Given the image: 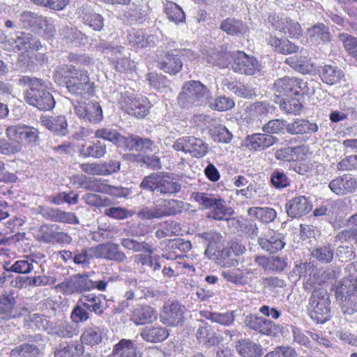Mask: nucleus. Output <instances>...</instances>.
Segmentation results:
<instances>
[{"label":"nucleus","mask_w":357,"mask_h":357,"mask_svg":"<svg viewBox=\"0 0 357 357\" xmlns=\"http://www.w3.org/2000/svg\"><path fill=\"white\" fill-rule=\"evenodd\" d=\"M74 109L79 118L92 123H99L103 117L102 107L98 102L77 101Z\"/></svg>","instance_id":"15"},{"label":"nucleus","mask_w":357,"mask_h":357,"mask_svg":"<svg viewBox=\"0 0 357 357\" xmlns=\"http://www.w3.org/2000/svg\"><path fill=\"white\" fill-rule=\"evenodd\" d=\"M307 36L311 42L314 43H325L331 41V39L328 27L322 23L314 24L307 29Z\"/></svg>","instance_id":"39"},{"label":"nucleus","mask_w":357,"mask_h":357,"mask_svg":"<svg viewBox=\"0 0 357 357\" xmlns=\"http://www.w3.org/2000/svg\"><path fill=\"white\" fill-rule=\"evenodd\" d=\"M197 58V54L190 50H172L165 54L164 59L161 62L158 63V66L164 72L175 75L182 68V59H188L192 60Z\"/></svg>","instance_id":"11"},{"label":"nucleus","mask_w":357,"mask_h":357,"mask_svg":"<svg viewBox=\"0 0 357 357\" xmlns=\"http://www.w3.org/2000/svg\"><path fill=\"white\" fill-rule=\"evenodd\" d=\"M248 214L251 218H255L264 223H270L277 217V212L270 207H250Z\"/></svg>","instance_id":"45"},{"label":"nucleus","mask_w":357,"mask_h":357,"mask_svg":"<svg viewBox=\"0 0 357 357\" xmlns=\"http://www.w3.org/2000/svg\"><path fill=\"white\" fill-rule=\"evenodd\" d=\"M201 317L224 326H229L235 319L234 311L227 312L225 313L212 312L210 311H200Z\"/></svg>","instance_id":"48"},{"label":"nucleus","mask_w":357,"mask_h":357,"mask_svg":"<svg viewBox=\"0 0 357 357\" xmlns=\"http://www.w3.org/2000/svg\"><path fill=\"white\" fill-rule=\"evenodd\" d=\"M15 304V298L11 295L0 296V318L9 319L13 317V309Z\"/></svg>","instance_id":"56"},{"label":"nucleus","mask_w":357,"mask_h":357,"mask_svg":"<svg viewBox=\"0 0 357 357\" xmlns=\"http://www.w3.org/2000/svg\"><path fill=\"white\" fill-rule=\"evenodd\" d=\"M96 258L123 263L127 260L126 255L121 250L119 245L114 243H100L89 248Z\"/></svg>","instance_id":"16"},{"label":"nucleus","mask_w":357,"mask_h":357,"mask_svg":"<svg viewBox=\"0 0 357 357\" xmlns=\"http://www.w3.org/2000/svg\"><path fill=\"white\" fill-rule=\"evenodd\" d=\"M214 256L215 257L217 264L222 267L231 268L238 265V258L227 247L218 251Z\"/></svg>","instance_id":"49"},{"label":"nucleus","mask_w":357,"mask_h":357,"mask_svg":"<svg viewBox=\"0 0 357 357\" xmlns=\"http://www.w3.org/2000/svg\"><path fill=\"white\" fill-rule=\"evenodd\" d=\"M285 208L289 217L298 218L310 213L312 209V204L305 196H298L289 200Z\"/></svg>","instance_id":"22"},{"label":"nucleus","mask_w":357,"mask_h":357,"mask_svg":"<svg viewBox=\"0 0 357 357\" xmlns=\"http://www.w3.org/2000/svg\"><path fill=\"white\" fill-rule=\"evenodd\" d=\"M218 196L206 192H193L191 195V198L193 199L199 205V208L210 209L215 203Z\"/></svg>","instance_id":"58"},{"label":"nucleus","mask_w":357,"mask_h":357,"mask_svg":"<svg viewBox=\"0 0 357 357\" xmlns=\"http://www.w3.org/2000/svg\"><path fill=\"white\" fill-rule=\"evenodd\" d=\"M23 340L26 342L12 349L10 357H39L40 350L33 343L42 341L41 335H25Z\"/></svg>","instance_id":"20"},{"label":"nucleus","mask_w":357,"mask_h":357,"mask_svg":"<svg viewBox=\"0 0 357 357\" xmlns=\"http://www.w3.org/2000/svg\"><path fill=\"white\" fill-rule=\"evenodd\" d=\"M83 303L79 299L71 312V319L75 323H82L90 319L91 312L83 306Z\"/></svg>","instance_id":"62"},{"label":"nucleus","mask_w":357,"mask_h":357,"mask_svg":"<svg viewBox=\"0 0 357 357\" xmlns=\"http://www.w3.org/2000/svg\"><path fill=\"white\" fill-rule=\"evenodd\" d=\"M285 62L302 74L309 73L313 69L312 59L309 56L308 52L305 50H302L300 54L287 58Z\"/></svg>","instance_id":"28"},{"label":"nucleus","mask_w":357,"mask_h":357,"mask_svg":"<svg viewBox=\"0 0 357 357\" xmlns=\"http://www.w3.org/2000/svg\"><path fill=\"white\" fill-rule=\"evenodd\" d=\"M330 190L337 196H345L357 192V176L344 174L331 181Z\"/></svg>","instance_id":"17"},{"label":"nucleus","mask_w":357,"mask_h":357,"mask_svg":"<svg viewBox=\"0 0 357 357\" xmlns=\"http://www.w3.org/2000/svg\"><path fill=\"white\" fill-rule=\"evenodd\" d=\"M20 20L24 28L34 31L38 30V26L45 24V17L29 10L21 13Z\"/></svg>","instance_id":"50"},{"label":"nucleus","mask_w":357,"mask_h":357,"mask_svg":"<svg viewBox=\"0 0 357 357\" xmlns=\"http://www.w3.org/2000/svg\"><path fill=\"white\" fill-rule=\"evenodd\" d=\"M184 208V203L177 199H160L153 205L140 207L137 217L142 220L160 219L180 213Z\"/></svg>","instance_id":"7"},{"label":"nucleus","mask_w":357,"mask_h":357,"mask_svg":"<svg viewBox=\"0 0 357 357\" xmlns=\"http://www.w3.org/2000/svg\"><path fill=\"white\" fill-rule=\"evenodd\" d=\"M310 317L317 323L323 324L331 318V299L324 288L314 289L309 298Z\"/></svg>","instance_id":"9"},{"label":"nucleus","mask_w":357,"mask_h":357,"mask_svg":"<svg viewBox=\"0 0 357 357\" xmlns=\"http://www.w3.org/2000/svg\"><path fill=\"white\" fill-rule=\"evenodd\" d=\"M132 92L119 86L112 93V98L127 114L137 118H144L149 112L150 102L145 97L134 98Z\"/></svg>","instance_id":"6"},{"label":"nucleus","mask_w":357,"mask_h":357,"mask_svg":"<svg viewBox=\"0 0 357 357\" xmlns=\"http://www.w3.org/2000/svg\"><path fill=\"white\" fill-rule=\"evenodd\" d=\"M238 353L243 357H261L262 349L261 346L249 339H242L236 344Z\"/></svg>","instance_id":"41"},{"label":"nucleus","mask_w":357,"mask_h":357,"mask_svg":"<svg viewBox=\"0 0 357 357\" xmlns=\"http://www.w3.org/2000/svg\"><path fill=\"white\" fill-rule=\"evenodd\" d=\"M83 347L76 342H63L54 348V357H79Z\"/></svg>","instance_id":"43"},{"label":"nucleus","mask_w":357,"mask_h":357,"mask_svg":"<svg viewBox=\"0 0 357 357\" xmlns=\"http://www.w3.org/2000/svg\"><path fill=\"white\" fill-rule=\"evenodd\" d=\"M95 137L96 138H101L102 139L112 142V143L116 145H119L125 140L124 137H123L116 130L110 128H103L98 129L95 132Z\"/></svg>","instance_id":"55"},{"label":"nucleus","mask_w":357,"mask_h":357,"mask_svg":"<svg viewBox=\"0 0 357 357\" xmlns=\"http://www.w3.org/2000/svg\"><path fill=\"white\" fill-rule=\"evenodd\" d=\"M112 354L119 357H142L141 354L137 351L133 342L126 339H122L116 344Z\"/></svg>","instance_id":"42"},{"label":"nucleus","mask_w":357,"mask_h":357,"mask_svg":"<svg viewBox=\"0 0 357 357\" xmlns=\"http://www.w3.org/2000/svg\"><path fill=\"white\" fill-rule=\"evenodd\" d=\"M79 300L83 303V306L86 307L90 312H93L98 316L102 315L107 308L104 302L105 296L102 294H82Z\"/></svg>","instance_id":"30"},{"label":"nucleus","mask_w":357,"mask_h":357,"mask_svg":"<svg viewBox=\"0 0 357 357\" xmlns=\"http://www.w3.org/2000/svg\"><path fill=\"white\" fill-rule=\"evenodd\" d=\"M318 128V126L315 123L310 122L303 119H298L293 123L287 124V132L291 135H303L316 132Z\"/></svg>","instance_id":"40"},{"label":"nucleus","mask_w":357,"mask_h":357,"mask_svg":"<svg viewBox=\"0 0 357 357\" xmlns=\"http://www.w3.org/2000/svg\"><path fill=\"white\" fill-rule=\"evenodd\" d=\"M121 244L126 249L135 252H144L150 255H153L154 252L151 245L145 241L139 242L134 239L124 238L121 239Z\"/></svg>","instance_id":"53"},{"label":"nucleus","mask_w":357,"mask_h":357,"mask_svg":"<svg viewBox=\"0 0 357 357\" xmlns=\"http://www.w3.org/2000/svg\"><path fill=\"white\" fill-rule=\"evenodd\" d=\"M337 244L335 257L340 261L347 262L355 258V248L353 245L342 243H337Z\"/></svg>","instance_id":"57"},{"label":"nucleus","mask_w":357,"mask_h":357,"mask_svg":"<svg viewBox=\"0 0 357 357\" xmlns=\"http://www.w3.org/2000/svg\"><path fill=\"white\" fill-rule=\"evenodd\" d=\"M165 10L169 20L176 24L185 20V13L176 3L174 2L167 3Z\"/></svg>","instance_id":"60"},{"label":"nucleus","mask_w":357,"mask_h":357,"mask_svg":"<svg viewBox=\"0 0 357 357\" xmlns=\"http://www.w3.org/2000/svg\"><path fill=\"white\" fill-rule=\"evenodd\" d=\"M56 225H43L40 226V239L45 243H58L69 245L72 243V237L67 233L59 231Z\"/></svg>","instance_id":"19"},{"label":"nucleus","mask_w":357,"mask_h":357,"mask_svg":"<svg viewBox=\"0 0 357 357\" xmlns=\"http://www.w3.org/2000/svg\"><path fill=\"white\" fill-rule=\"evenodd\" d=\"M293 273L298 276V279L303 278V289L312 292L321 288L320 286L326 282L329 275L326 271H321L307 262L296 265L293 269Z\"/></svg>","instance_id":"10"},{"label":"nucleus","mask_w":357,"mask_h":357,"mask_svg":"<svg viewBox=\"0 0 357 357\" xmlns=\"http://www.w3.org/2000/svg\"><path fill=\"white\" fill-rule=\"evenodd\" d=\"M129 44L134 47L144 48L155 45L153 35H146L142 29H132L127 36Z\"/></svg>","instance_id":"37"},{"label":"nucleus","mask_w":357,"mask_h":357,"mask_svg":"<svg viewBox=\"0 0 357 357\" xmlns=\"http://www.w3.org/2000/svg\"><path fill=\"white\" fill-rule=\"evenodd\" d=\"M102 339V332L98 327L86 328L81 336L82 343L92 346L100 343Z\"/></svg>","instance_id":"59"},{"label":"nucleus","mask_w":357,"mask_h":357,"mask_svg":"<svg viewBox=\"0 0 357 357\" xmlns=\"http://www.w3.org/2000/svg\"><path fill=\"white\" fill-rule=\"evenodd\" d=\"M268 21L275 30L289 33L292 37H296L301 33V25L288 17L271 15L269 16Z\"/></svg>","instance_id":"26"},{"label":"nucleus","mask_w":357,"mask_h":357,"mask_svg":"<svg viewBox=\"0 0 357 357\" xmlns=\"http://www.w3.org/2000/svg\"><path fill=\"white\" fill-rule=\"evenodd\" d=\"M232 68L235 72L247 75H254L259 70L258 61L255 57L250 56L241 51H238L234 54Z\"/></svg>","instance_id":"21"},{"label":"nucleus","mask_w":357,"mask_h":357,"mask_svg":"<svg viewBox=\"0 0 357 357\" xmlns=\"http://www.w3.org/2000/svg\"><path fill=\"white\" fill-rule=\"evenodd\" d=\"M41 123L56 135L64 136L68 133V123L64 116H43Z\"/></svg>","instance_id":"35"},{"label":"nucleus","mask_w":357,"mask_h":357,"mask_svg":"<svg viewBox=\"0 0 357 357\" xmlns=\"http://www.w3.org/2000/svg\"><path fill=\"white\" fill-rule=\"evenodd\" d=\"M334 255V248L329 243L318 245L311 251L310 254L312 258L321 264L331 262Z\"/></svg>","instance_id":"47"},{"label":"nucleus","mask_w":357,"mask_h":357,"mask_svg":"<svg viewBox=\"0 0 357 357\" xmlns=\"http://www.w3.org/2000/svg\"><path fill=\"white\" fill-rule=\"evenodd\" d=\"M140 335L145 341L158 342L165 340L169 336V333L164 327L151 326L143 328Z\"/></svg>","instance_id":"46"},{"label":"nucleus","mask_w":357,"mask_h":357,"mask_svg":"<svg viewBox=\"0 0 357 357\" xmlns=\"http://www.w3.org/2000/svg\"><path fill=\"white\" fill-rule=\"evenodd\" d=\"M234 213V210L227 206L225 201L218 197L210 208L208 217L217 220H229Z\"/></svg>","instance_id":"38"},{"label":"nucleus","mask_w":357,"mask_h":357,"mask_svg":"<svg viewBox=\"0 0 357 357\" xmlns=\"http://www.w3.org/2000/svg\"><path fill=\"white\" fill-rule=\"evenodd\" d=\"M6 133L8 138L12 141L11 143L19 144L22 146L24 142L33 146L38 144L39 132L33 127L26 125L10 126L6 128Z\"/></svg>","instance_id":"12"},{"label":"nucleus","mask_w":357,"mask_h":357,"mask_svg":"<svg viewBox=\"0 0 357 357\" xmlns=\"http://www.w3.org/2000/svg\"><path fill=\"white\" fill-rule=\"evenodd\" d=\"M244 324L251 330L273 337H278L283 331L281 325L255 314L247 315L244 319Z\"/></svg>","instance_id":"13"},{"label":"nucleus","mask_w":357,"mask_h":357,"mask_svg":"<svg viewBox=\"0 0 357 357\" xmlns=\"http://www.w3.org/2000/svg\"><path fill=\"white\" fill-rule=\"evenodd\" d=\"M271 183L274 188L281 189L288 187L290 180L283 171L275 169L271 173Z\"/></svg>","instance_id":"64"},{"label":"nucleus","mask_w":357,"mask_h":357,"mask_svg":"<svg viewBox=\"0 0 357 357\" xmlns=\"http://www.w3.org/2000/svg\"><path fill=\"white\" fill-rule=\"evenodd\" d=\"M172 147L176 151L190 153L192 157L197 158L204 157L208 151V146L206 142L193 136L178 139Z\"/></svg>","instance_id":"14"},{"label":"nucleus","mask_w":357,"mask_h":357,"mask_svg":"<svg viewBox=\"0 0 357 357\" xmlns=\"http://www.w3.org/2000/svg\"><path fill=\"white\" fill-rule=\"evenodd\" d=\"M139 188L153 194L172 196L181 191L182 185L168 173L157 172L146 176Z\"/></svg>","instance_id":"3"},{"label":"nucleus","mask_w":357,"mask_h":357,"mask_svg":"<svg viewBox=\"0 0 357 357\" xmlns=\"http://www.w3.org/2000/svg\"><path fill=\"white\" fill-rule=\"evenodd\" d=\"M321 81L328 85H335L344 80V71L337 66L325 65L319 69Z\"/></svg>","instance_id":"33"},{"label":"nucleus","mask_w":357,"mask_h":357,"mask_svg":"<svg viewBox=\"0 0 357 357\" xmlns=\"http://www.w3.org/2000/svg\"><path fill=\"white\" fill-rule=\"evenodd\" d=\"M159 228L155 233L158 239L172 236L179 235L181 232L180 225L174 221H165L160 224Z\"/></svg>","instance_id":"51"},{"label":"nucleus","mask_w":357,"mask_h":357,"mask_svg":"<svg viewBox=\"0 0 357 357\" xmlns=\"http://www.w3.org/2000/svg\"><path fill=\"white\" fill-rule=\"evenodd\" d=\"M197 322L196 338L199 344L206 347H211L221 342V336L213 331L208 323L202 319H198Z\"/></svg>","instance_id":"23"},{"label":"nucleus","mask_w":357,"mask_h":357,"mask_svg":"<svg viewBox=\"0 0 357 357\" xmlns=\"http://www.w3.org/2000/svg\"><path fill=\"white\" fill-rule=\"evenodd\" d=\"M244 26L241 20L234 18H227L223 20L220 24V29L229 35H236L241 33Z\"/></svg>","instance_id":"61"},{"label":"nucleus","mask_w":357,"mask_h":357,"mask_svg":"<svg viewBox=\"0 0 357 357\" xmlns=\"http://www.w3.org/2000/svg\"><path fill=\"white\" fill-rule=\"evenodd\" d=\"M211 98V92L205 85L199 81L192 80L183 85L178 96V103L182 108L190 109L206 104Z\"/></svg>","instance_id":"5"},{"label":"nucleus","mask_w":357,"mask_h":357,"mask_svg":"<svg viewBox=\"0 0 357 357\" xmlns=\"http://www.w3.org/2000/svg\"><path fill=\"white\" fill-rule=\"evenodd\" d=\"M185 307L178 302L166 303L163 307L162 319L163 323L169 326H178L184 320Z\"/></svg>","instance_id":"25"},{"label":"nucleus","mask_w":357,"mask_h":357,"mask_svg":"<svg viewBox=\"0 0 357 357\" xmlns=\"http://www.w3.org/2000/svg\"><path fill=\"white\" fill-rule=\"evenodd\" d=\"M119 277L115 274L105 273L102 278L93 281L87 273L76 274L62 283L64 292L67 294H80L84 291L97 289L98 291H106L109 282H116Z\"/></svg>","instance_id":"2"},{"label":"nucleus","mask_w":357,"mask_h":357,"mask_svg":"<svg viewBox=\"0 0 357 357\" xmlns=\"http://www.w3.org/2000/svg\"><path fill=\"white\" fill-rule=\"evenodd\" d=\"M19 85L28 88L24 91V101L42 111H50L55 106L52 94L47 91L45 82L36 77L22 76L17 80Z\"/></svg>","instance_id":"1"},{"label":"nucleus","mask_w":357,"mask_h":357,"mask_svg":"<svg viewBox=\"0 0 357 357\" xmlns=\"http://www.w3.org/2000/svg\"><path fill=\"white\" fill-rule=\"evenodd\" d=\"M278 139L270 135L256 133L248 135L245 139V146L253 150H262L271 146Z\"/></svg>","instance_id":"34"},{"label":"nucleus","mask_w":357,"mask_h":357,"mask_svg":"<svg viewBox=\"0 0 357 357\" xmlns=\"http://www.w3.org/2000/svg\"><path fill=\"white\" fill-rule=\"evenodd\" d=\"M60 34L63 36L66 42L75 47L84 45L86 40V36L80 31L72 26H65L59 30Z\"/></svg>","instance_id":"44"},{"label":"nucleus","mask_w":357,"mask_h":357,"mask_svg":"<svg viewBox=\"0 0 357 357\" xmlns=\"http://www.w3.org/2000/svg\"><path fill=\"white\" fill-rule=\"evenodd\" d=\"M258 243L265 251L275 253L284 248L285 243L282 234L275 231H271L258 238Z\"/></svg>","instance_id":"29"},{"label":"nucleus","mask_w":357,"mask_h":357,"mask_svg":"<svg viewBox=\"0 0 357 357\" xmlns=\"http://www.w3.org/2000/svg\"><path fill=\"white\" fill-rule=\"evenodd\" d=\"M59 73L65 77L68 91L74 95L92 94L93 82H90L88 72L75 68V66H66L56 70L55 75Z\"/></svg>","instance_id":"4"},{"label":"nucleus","mask_w":357,"mask_h":357,"mask_svg":"<svg viewBox=\"0 0 357 357\" xmlns=\"http://www.w3.org/2000/svg\"><path fill=\"white\" fill-rule=\"evenodd\" d=\"M79 17L84 24L94 31H100L104 26V19L102 15L96 13L89 6L86 5L80 8Z\"/></svg>","instance_id":"27"},{"label":"nucleus","mask_w":357,"mask_h":357,"mask_svg":"<svg viewBox=\"0 0 357 357\" xmlns=\"http://www.w3.org/2000/svg\"><path fill=\"white\" fill-rule=\"evenodd\" d=\"M17 43L19 50L26 52L38 51L42 47L40 41L30 34H24L18 37Z\"/></svg>","instance_id":"54"},{"label":"nucleus","mask_w":357,"mask_h":357,"mask_svg":"<svg viewBox=\"0 0 357 357\" xmlns=\"http://www.w3.org/2000/svg\"><path fill=\"white\" fill-rule=\"evenodd\" d=\"M106 152V145L100 141L89 142L79 148V155L83 158L99 159L104 157Z\"/></svg>","instance_id":"36"},{"label":"nucleus","mask_w":357,"mask_h":357,"mask_svg":"<svg viewBox=\"0 0 357 357\" xmlns=\"http://www.w3.org/2000/svg\"><path fill=\"white\" fill-rule=\"evenodd\" d=\"M306 86L303 80L296 77L284 76L276 79L273 84L274 93L277 97L293 93L298 95V89L303 90Z\"/></svg>","instance_id":"18"},{"label":"nucleus","mask_w":357,"mask_h":357,"mask_svg":"<svg viewBox=\"0 0 357 357\" xmlns=\"http://www.w3.org/2000/svg\"><path fill=\"white\" fill-rule=\"evenodd\" d=\"M334 242L335 243H346L354 247V245H357V225H354L352 227L338 232L334 237Z\"/></svg>","instance_id":"52"},{"label":"nucleus","mask_w":357,"mask_h":357,"mask_svg":"<svg viewBox=\"0 0 357 357\" xmlns=\"http://www.w3.org/2000/svg\"><path fill=\"white\" fill-rule=\"evenodd\" d=\"M197 237L202 239V242L206 245L205 255L208 256H214L220 250L221 241L222 238L220 233L215 231H208L204 233H199Z\"/></svg>","instance_id":"32"},{"label":"nucleus","mask_w":357,"mask_h":357,"mask_svg":"<svg viewBox=\"0 0 357 357\" xmlns=\"http://www.w3.org/2000/svg\"><path fill=\"white\" fill-rule=\"evenodd\" d=\"M131 321L136 325H144L157 319L156 311L149 305H137L132 311Z\"/></svg>","instance_id":"31"},{"label":"nucleus","mask_w":357,"mask_h":357,"mask_svg":"<svg viewBox=\"0 0 357 357\" xmlns=\"http://www.w3.org/2000/svg\"><path fill=\"white\" fill-rule=\"evenodd\" d=\"M335 295L343 314H354L357 311V278H344L337 284Z\"/></svg>","instance_id":"8"},{"label":"nucleus","mask_w":357,"mask_h":357,"mask_svg":"<svg viewBox=\"0 0 357 357\" xmlns=\"http://www.w3.org/2000/svg\"><path fill=\"white\" fill-rule=\"evenodd\" d=\"M280 109L287 114H299L303 109V105L297 98H287L280 104Z\"/></svg>","instance_id":"63"},{"label":"nucleus","mask_w":357,"mask_h":357,"mask_svg":"<svg viewBox=\"0 0 357 357\" xmlns=\"http://www.w3.org/2000/svg\"><path fill=\"white\" fill-rule=\"evenodd\" d=\"M39 213L45 219L61 223L79 224L78 218L74 213L63 211L59 208L40 206Z\"/></svg>","instance_id":"24"}]
</instances>
